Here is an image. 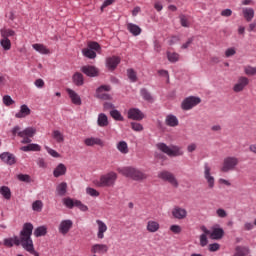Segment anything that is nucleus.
<instances>
[{
    "mask_svg": "<svg viewBox=\"0 0 256 256\" xmlns=\"http://www.w3.org/2000/svg\"><path fill=\"white\" fill-rule=\"evenodd\" d=\"M118 173L127 179H132V181H145V179H147V174L145 172L133 166L122 167L118 169Z\"/></svg>",
    "mask_w": 256,
    "mask_h": 256,
    "instance_id": "nucleus-2",
    "label": "nucleus"
},
{
    "mask_svg": "<svg viewBox=\"0 0 256 256\" xmlns=\"http://www.w3.org/2000/svg\"><path fill=\"white\" fill-rule=\"evenodd\" d=\"M242 13L248 23L253 21V17H255V10L253 8H243Z\"/></svg>",
    "mask_w": 256,
    "mask_h": 256,
    "instance_id": "nucleus-31",
    "label": "nucleus"
},
{
    "mask_svg": "<svg viewBox=\"0 0 256 256\" xmlns=\"http://www.w3.org/2000/svg\"><path fill=\"white\" fill-rule=\"evenodd\" d=\"M97 125L98 127H107L109 125V118L107 117V114H98Z\"/></svg>",
    "mask_w": 256,
    "mask_h": 256,
    "instance_id": "nucleus-28",
    "label": "nucleus"
},
{
    "mask_svg": "<svg viewBox=\"0 0 256 256\" xmlns=\"http://www.w3.org/2000/svg\"><path fill=\"white\" fill-rule=\"evenodd\" d=\"M254 227H255V224H253L252 222L244 223V231H252Z\"/></svg>",
    "mask_w": 256,
    "mask_h": 256,
    "instance_id": "nucleus-64",
    "label": "nucleus"
},
{
    "mask_svg": "<svg viewBox=\"0 0 256 256\" xmlns=\"http://www.w3.org/2000/svg\"><path fill=\"white\" fill-rule=\"evenodd\" d=\"M204 179H206L209 189L215 187V177L211 174V166L207 162L204 163Z\"/></svg>",
    "mask_w": 256,
    "mask_h": 256,
    "instance_id": "nucleus-9",
    "label": "nucleus"
},
{
    "mask_svg": "<svg viewBox=\"0 0 256 256\" xmlns=\"http://www.w3.org/2000/svg\"><path fill=\"white\" fill-rule=\"evenodd\" d=\"M44 148H45V150L47 151V153H48L49 155H51V157H54L55 159L61 157V155L59 154V152H57L55 149H52V148L49 147V146H45Z\"/></svg>",
    "mask_w": 256,
    "mask_h": 256,
    "instance_id": "nucleus-50",
    "label": "nucleus"
},
{
    "mask_svg": "<svg viewBox=\"0 0 256 256\" xmlns=\"http://www.w3.org/2000/svg\"><path fill=\"white\" fill-rule=\"evenodd\" d=\"M3 103H4V105H6V107H9V106L13 105V103H15V100L13 98H11V96L5 95L3 97Z\"/></svg>",
    "mask_w": 256,
    "mask_h": 256,
    "instance_id": "nucleus-54",
    "label": "nucleus"
},
{
    "mask_svg": "<svg viewBox=\"0 0 256 256\" xmlns=\"http://www.w3.org/2000/svg\"><path fill=\"white\" fill-rule=\"evenodd\" d=\"M81 71L87 77H97L99 75V70L95 66H83Z\"/></svg>",
    "mask_w": 256,
    "mask_h": 256,
    "instance_id": "nucleus-21",
    "label": "nucleus"
},
{
    "mask_svg": "<svg viewBox=\"0 0 256 256\" xmlns=\"http://www.w3.org/2000/svg\"><path fill=\"white\" fill-rule=\"evenodd\" d=\"M32 235L33 224L30 222L24 223L19 236L5 238L4 245L5 247H13V245L19 247V245H21L24 251H27V253H30V255L39 256V252L35 250V245L33 244V239L31 238Z\"/></svg>",
    "mask_w": 256,
    "mask_h": 256,
    "instance_id": "nucleus-1",
    "label": "nucleus"
},
{
    "mask_svg": "<svg viewBox=\"0 0 256 256\" xmlns=\"http://www.w3.org/2000/svg\"><path fill=\"white\" fill-rule=\"evenodd\" d=\"M235 53H237V50H235V48H233V47L228 48L225 51V57H233V55H235Z\"/></svg>",
    "mask_w": 256,
    "mask_h": 256,
    "instance_id": "nucleus-61",
    "label": "nucleus"
},
{
    "mask_svg": "<svg viewBox=\"0 0 256 256\" xmlns=\"http://www.w3.org/2000/svg\"><path fill=\"white\" fill-rule=\"evenodd\" d=\"M239 165V158L235 156H227L223 159L220 171L222 173H231V171H235L237 166Z\"/></svg>",
    "mask_w": 256,
    "mask_h": 256,
    "instance_id": "nucleus-5",
    "label": "nucleus"
},
{
    "mask_svg": "<svg viewBox=\"0 0 256 256\" xmlns=\"http://www.w3.org/2000/svg\"><path fill=\"white\" fill-rule=\"evenodd\" d=\"M0 159L2 163L6 165H15L17 163V157L14 156L11 152H3L0 154Z\"/></svg>",
    "mask_w": 256,
    "mask_h": 256,
    "instance_id": "nucleus-15",
    "label": "nucleus"
},
{
    "mask_svg": "<svg viewBox=\"0 0 256 256\" xmlns=\"http://www.w3.org/2000/svg\"><path fill=\"white\" fill-rule=\"evenodd\" d=\"M28 115H31V109L27 104H23L20 106L19 112L15 114L16 119H25V117H28Z\"/></svg>",
    "mask_w": 256,
    "mask_h": 256,
    "instance_id": "nucleus-20",
    "label": "nucleus"
},
{
    "mask_svg": "<svg viewBox=\"0 0 256 256\" xmlns=\"http://www.w3.org/2000/svg\"><path fill=\"white\" fill-rule=\"evenodd\" d=\"M67 173V166L65 164L60 163L53 170V176L56 178L63 177Z\"/></svg>",
    "mask_w": 256,
    "mask_h": 256,
    "instance_id": "nucleus-24",
    "label": "nucleus"
},
{
    "mask_svg": "<svg viewBox=\"0 0 256 256\" xmlns=\"http://www.w3.org/2000/svg\"><path fill=\"white\" fill-rule=\"evenodd\" d=\"M17 180L22 183H31V176H29V174H18Z\"/></svg>",
    "mask_w": 256,
    "mask_h": 256,
    "instance_id": "nucleus-46",
    "label": "nucleus"
},
{
    "mask_svg": "<svg viewBox=\"0 0 256 256\" xmlns=\"http://www.w3.org/2000/svg\"><path fill=\"white\" fill-rule=\"evenodd\" d=\"M56 193L59 195V197H65L67 194V184L66 182H61L56 187Z\"/></svg>",
    "mask_w": 256,
    "mask_h": 256,
    "instance_id": "nucleus-33",
    "label": "nucleus"
},
{
    "mask_svg": "<svg viewBox=\"0 0 256 256\" xmlns=\"http://www.w3.org/2000/svg\"><path fill=\"white\" fill-rule=\"evenodd\" d=\"M127 77L130 79L131 83H137V72L132 68L127 70Z\"/></svg>",
    "mask_w": 256,
    "mask_h": 256,
    "instance_id": "nucleus-43",
    "label": "nucleus"
},
{
    "mask_svg": "<svg viewBox=\"0 0 256 256\" xmlns=\"http://www.w3.org/2000/svg\"><path fill=\"white\" fill-rule=\"evenodd\" d=\"M84 145H86V147H95V145H98L99 147H104L105 142H103L99 137H88L84 139Z\"/></svg>",
    "mask_w": 256,
    "mask_h": 256,
    "instance_id": "nucleus-18",
    "label": "nucleus"
},
{
    "mask_svg": "<svg viewBox=\"0 0 256 256\" xmlns=\"http://www.w3.org/2000/svg\"><path fill=\"white\" fill-rule=\"evenodd\" d=\"M245 75L253 76L256 75V67L253 66H246L244 68Z\"/></svg>",
    "mask_w": 256,
    "mask_h": 256,
    "instance_id": "nucleus-52",
    "label": "nucleus"
},
{
    "mask_svg": "<svg viewBox=\"0 0 256 256\" xmlns=\"http://www.w3.org/2000/svg\"><path fill=\"white\" fill-rule=\"evenodd\" d=\"M34 85H35V87H37V89H43L45 87V81H43V79L39 78V79L35 80Z\"/></svg>",
    "mask_w": 256,
    "mask_h": 256,
    "instance_id": "nucleus-59",
    "label": "nucleus"
},
{
    "mask_svg": "<svg viewBox=\"0 0 256 256\" xmlns=\"http://www.w3.org/2000/svg\"><path fill=\"white\" fill-rule=\"evenodd\" d=\"M158 177L159 179H162V181H167L168 183H170V185H172V187H175L176 189L177 187H179V181L175 177V174L167 170L159 172Z\"/></svg>",
    "mask_w": 256,
    "mask_h": 256,
    "instance_id": "nucleus-8",
    "label": "nucleus"
},
{
    "mask_svg": "<svg viewBox=\"0 0 256 256\" xmlns=\"http://www.w3.org/2000/svg\"><path fill=\"white\" fill-rule=\"evenodd\" d=\"M0 35L2 39H9V37H15V32L14 30L9 28H1Z\"/></svg>",
    "mask_w": 256,
    "mask_h": 256,
    "instance_id": "nucleus-35",
    "label": "nucleus"
},
{
    "mask_svg": "<svg viewBox=\"0 0 256 256\" xmlns=\"http://www.w3.org/2000/svg\"><path fill=\"white\" fill-rule=\"evenodd\" d=\"M167 59L170 63H177L179 61V54L176 52H167Z\"/></svg>",
    "mask_w": 256,
    "mask_h": 256,
    "instance_id": "nucleus-45",
    "label": "nucleus"
},
{
    "mask_svg": "<svg viewBox=\"0 0 256 256\" xmlns=\"http://www.w3.org/2000/svg\"><path fill=\"white\" fill-rule=\"evenodd\" d=\"M194 38H188V40L186 41V43L182 44L181 49H189V47L191 46V44L193 43Z\"/></svg>",
    "mask_w": 256,
    "mask_h": 256,
    "instance_id": "nucleus-63",
    "label": "nucleus"
},
{
    "mask_svg": "<svg viewBox=\"0 0 256 256\" xmlns=\"http://www.w3.org/2000/svg\"><path fill=\"white\" fill-rule=\"evenodd\" d=\"M119 63H121V58L118 56H112V57L106 58V67L107 69H109V71H115Z\"/></svg>",
    "mask_w": 256,
    "mask_h": 256,
    "instance_id": "nucleus-17",
    "label": "nucleus"
},
{
    "mask_svg": "<svg viewBox=\"0 0 256 256\" xmlns=\"http://www.w3.org/2000/svg\"><path fill=\"white\" fill-rule=\"evenodd\" d=\"M87 195H90V197H99L100 193L99 191L95 190V188L88 187L86 188Z\"/></svg>",
    "mask_w": 256,
    "mask_h": 256,
    "instance_id": "nucleus-53",
    "label": "nucleus"
},
{
    "mask_svg": "<svg viewBox=\"0 0 256 256\" xmlns=\"http://www.w3.org/2000/svg\"><path fill=\"white\" fill-rule=\"evenodd\" d=\"M0 194L6 199V201H9L11 199V188L8 186L0 187Z\"/></svg>",
    "mask_w": 256,
    "mask_h": 256,
    "instance_id": "nucleus-37",
    "label": "nucleus"
},
{
    "mask_svg": "<svg viewBox=\"0 0 256 256\" xmlns=\"http://www.w3.org/2000/svg\"><path fill=\"white\" fill-rule=\"evenodd\" d=\"M208 244H209V240L207 239V235L206 234H201L200 235V246L201 247H207Z\"/></svg>",
    "mask_w": 256,
    "mask_h": 256,
    "instance_id": "nucleus-56",
    "label": "nucleus"
},
{
    "mask_svg": "<svg viewBox=\"0 0 256 256\" xmlns=\"http://www.w3.org/2000/svg\"><path fill=\"white\" fill-rule=\"evenodd\" d=\"M160 228H161V226L159 225V222H157V221L149 220L147 222L146 231H148V233H157V231H159Z\"/></svg>",
    "mask_w": 256,
    "mask_h": 256,
    "instance_id": "nucleus-25",
    "label": "nucleus"
},
{
    "mask_svg": "<svg viewBox=\"0 0 256 256\" xmlns=\"http://www.w3.org/2000/svg\"><path fill=\"white\" fill-rule=\"evenodd\" d=\"M66 91H67L73 105H81V103H82L81 96H79V94H77V92H75L71 88L66 89Z\"/></svg>",
    "mask_w": 256,
    "mask_h": 256,
    "instance_id": "nucleus-22",
    "label": "nucleus"
},
{
    "mask_svg": "<svg viewBox=\"0 0 256 256\" xmlns=\"http://www.w3.org/2000/svg\"><path fill=\"white\" fill-rule=\"evenodd\" d=\"M116 149L122 153V155H127V153H129V145L125 142V140L118 142Z\"/></svg>",
    "mask_w": 256,
    "mask_h": 256,
    "instance_id": "nucleus-30",
    "label": "nucleus"
},
{
    "mask_svg": "<svg viewBox=\"0 0 256 256\" xmlns=\"http://www.w3.org/2000/svg\"><path fill=\"white\" fill-rule=\"evenodd\" d=\"M212 231H210V239H213L214 241H219V239H223L225 236V230L221 228L219 224H216L212 226Z\"/></svg>",
    "mask_w": 256,
    "mask_h": 256,
    "instance_id": "nucleus-12",
    "label": "nucleus"
},
{
    "mask_svg": "<svg viewBox=\"0 0 256 256\" xmlns=\"http://www.w3.org/2000/svg\"><path fill=\"white\" fill-rule=\"evenodd\" d=\"M63 203L68 209H73L75 207V200L71 198H64Z\"/></svg>",
    "mask_w": 256,
    "mask_h": 256,
    "instance_id": "nucleus-51",
    "label": "nucleus"
},
{
    "mask_svg": "<svg viewBox=\"0 0 256 256\" xmlns=\"http://www.w3.org/2000/svg\"><path fill=\"white\" fill-rule=\"evenodd\" d=\"M165 125H167V127H178L179 118L173 114H168L165 118Z\"/></svg>",
    "mask_w": 256,
    "mask_h": 256,
    "instance_id": "nucleus-23",
    "label": "nucleus"
},
{
    "mask_svg": "<svg viewBox=\"0 0 256 256\" xmlns=\"http://www.w3.org/2000/svg\"><path fill=\"white\" fill-rule=\"evenodd\" d=\"M201 103V98L197 96L186 97L181 103V109L183 111H191L193 107H197Z\"/></svg>",
    "mask_w": 256,
    "mask_h": 256,
    "instance_id": "nucleus-7",
    "label": "nucleus"
},
{
    "mask_svg": "<svg viewBox=\"0 0 256 256\" xmlns=\"http://www.w3.org/2000/svg\"><path fill=\"white\" fill-rule=\"evenodd\" d=\"M127 118L132 121H143L145 114L139 108H130L127 112Z\"/></svg>",
    "mask_w": 256,
    "mask_h": 256,
    "instance_id": "nucleus-10",
    "label": "nucleus"
},
{
    "mask_svg": "<svg viewBox=\"0 0 256 256\" xmlns=\"http://www.w3.org/2000/svg\"><path fill=\"white\" fill-rule=\"evenodd\" d=\"M140 95L145 101H153L151 93H149V91L146 88H142L140 90Z\"/></svg>",
    "mask_w": 256,
    "mask_h": 256,
    "instance_id": "nucleus-44",
    "label": "nucleus"
},
{
    "mask_svg": "<svg viewBox=\"0 0 256 256\" xmlns=\"http://www.w3.org/2000/svg\"><path fill=\"white\" fill-rule=\"evenodd\" d=\"M156 148L158 149V151H161L162 153H165V155H168V157H183V155H185V151H183V148L177 145L167 146V144L159 142L156 144Z\"/></svg>",
    "mask_w": 256,
    "mask_h": 256,
    "instance_id": "nucleus-3",
    "label": "nucleus"
},
{
    "mask_svg": "<svg viewBox=\"0 0 256 256\" xmlns=\"http://www.w3.org/2000/svg\"><path fill=\"white\" fill-rule=\"evenodd\" d=\"M247 85H249V78L240 76L237 83L233 86L234 93H241V91H244Z\"/></svg>",
    "mask_w": 256,
    "mask_h": 256,
    "instance_id": "nucleus-13",
    "label": "nucleus"
},
{
    "mask_svg": "<svg viewBox=\"0 0 256 256\" xmlns=\"http://www.w3.org/2000/svg\"><path fill=\"white\" fill-rule=\"evenodd\" d=\"M96 225L98 226L97 230V239H105V233H107V224L103 220H96Z\"/></svg>",
    "mask_w": 256,
    "mask_h": 256,
    "instance_id": "nucleus-19",
    "label": "nucleus"
},
{
    "mask_svg": "<svg viewBox=\"0 0 256 256\" xmlns=\"http://www.w3.org/2000/svg\"><path fill=\"white\" fill-rule=\"evenodd\" d=\"M36 133L37 129H35L34 127H27L22 130V137H34Z\"/></svg>",
    "mask_w": 256,
    "mask_h": 256,
    "instance_id": "nucleus-39",
    "label": "nucleus"
},
{
    "mask_svg": "<svg viewBox=\"0 0 256 256\" xmlns=\"http://www.w3.org/2000/svg\"><path fill=\"white\" fill-rule=\"evenodd\" d=\"M251 253V249L248 246H236L233 256H247Z\"/></svg>",
    "mask_w": 256,
    "mask_h": 256,
    "instance_id": "nucleus-26",
    "label": "nucleus"
},
{
    "mask_svg": "<svg viewBox=\"0 0 256 256\" xmlns=\"http://www.w3.org/2000/svg\"><path fill=\"white\" fill-rule=\"evenodd\" d=\"M32 47L41 55H49L50 53L49 49L43 44H33Z\"/></svg>",
    "mask_w": 256,
    "mask_h": 256,
    "instance_id": "nucleus-34",
    "label": "nucleus"
},
{
    "mask_svg": "<svg viewBox=\"0 0 256 256\" xmlns=\"http://www.w3.org/2000/svg\"><path fill=\"white\" fill-rule=\"evenodd\" d=\"M71 229H73V220L71 219L62 220L58 225L60 235H67Z\"/></svg>",
    "mask_w": 256,
    "mask_h": 256,
    "instance_id": "nucleus-11",
    "label": "nucleus"
},
{
    "mask_svg": "<svg viewBox=\"0 0 256 256\" xmlns=\"http://www.w3.org/2000/svg\"><path fill=\"white\" fill-rule=\"evenodd\" d=\"M170 231L172 233H174L175 235H179V233H181L182 229H181V226H179L177 224H173L170 226Z\"/></svg>",
    "mask_w": 256,
    "mask_h": 256,
    "instance_id": "nucleus-57",
    "label": "nucleus"
},
{
    "mask_svg": "<svg viewBox=\"0 0 256 256\" xmlns=\"http://www.w3.org/2000/svg\"><path fill=\"white\" fill-rule=\"evenodd\" d=\"M97 53H101V45L97 42H89L88 47L82 50V55L87 59H95Z\"/></svg>",
    "mask_w": 256,
    "mask_h": 256,
    "instance_id": "nucleus-6",
    "label": "nucleus"
},
{
    "mask_svg": "<svg viewBox=\"0 0 256 256\" xmlns=\"http://www.w3.org/2000/svg\"><path fill=\"white\" fill-rule=\"evenodd\" d=\"M110 117H112V119H114L115 121H124L125 118H123V115H121V112H119V110L117 109H112L110 110Z\"/></svg>",
    "mask_w": 256,
    "mask_h": 256,
    "instance_id": "nucleus-38",
    "label": "nucleus"
},
{
    "mask_svg": "<svg viewBox=\"0 0 256 256\" xmlns=\"http://www.w3.org/2000/svg\"><path fill=\"white\" fill-rule=\"evenodd\" d=\"M216 215L220 219H225V217H227V211H225L223 208H219L216 210Z\"/></svg>",
    "mask_w": 256,
    "mask_h": 256,
    "instance_id": "nucleus-58",
    "label": "nucleus"
},
{
    "mask_svg": "<svg viewBox=\"0 0 256 256\" xmlns=\"http://www.w3.org/2000/svg\"><path fill=\"white\" fill-rule=\"evenodd\" d=\"M103 91H111V86L102 85V86L97 88L96 93H103Z\"/></svg>",
    "mask_w": 256,
    "mask_h": 256,
    "instance_id": "nucleus-62",
    "label": "nucleus"
},
{
    "mask_svg": "<svg viewBox=\"0 0 256 256\" xmlns=\"http://www.w3.org/2000/svg\"><path fill=\"white\" fill-rule=\"evenodd\" d=\"M52 138L54 141H56V143H63L65 141V136L59 130L52 131Z\"/></svg>",
    "mask_w": 256,
    "mask_h": 256,
    "instance_id": "nucleus-36",
    "label": "nucleus"
},
{
    "mask_svg": "<svg viewBox=\"0 0 256 256\" xmlns=\"http://www.w3.org/2000/svg\"><path fill=\"white\" fill-rule=\"evenodd\" d=\"M32 211H36V213H41L43 211V201L36 200L32 203Z\"/></svg>",
    "mask_w": 256,
    "mask_h": 256,
    "instance_id": "nucleus-41",
    "label": "nucleus"
},
{
    "mask_svg": "<svg viewBox=\"0 0 256 256\" xmlns=\"http://www.w3.org/2000/svg\"><path fill=\"white\" fill-rule=\"evenodd\" d=\"M180 24L182 27H189V20L185 15H180Z\"/></svg>",
    "mask_w": 256,
    "mask_h": 256,
    "instance_id": "nucleus-60",
    "label": "nucleus"
},
{
    "mask_svg": "<svg viewBox=\"0 0 256 256\" xmlns=\"http://www.w3.org/2000/svg\"><path fill=\"white\" fill-rule=\"evenodd\" d=\"M208 249L210 253H215V251H219L221 249V245L219 243L209 244Z\"/></svg>",
    "mask_w": 256,
    "mask_h": 256,
    "instance_id": "nucleus-55",
    "label": "nucleus"
},
{
    "mask_svg": "<svg viewBox=\"0 0 256 256\" xmlns=\"http://www.w3.org/2000/svg\"><path fill=\"white\" fill-rule=\"evenodd\" d=\"M96 96L98 97V99H103L104 101H111V99H113L111 94L105 92H96Z\"/></svg>",
    "mask_w": 256,
    "mask_h": 256,
    "instance_id": "nucleus-48",
    "label": "nucleus"
},
{
    "mask_svg": "<svg viewBox=\"0 0 256 256\" xmlns=\"http://www.w3.org/2000/svg\"><path fill=\"white\" fill-rule=\"evenodd\" d=\"M126 27L129 33H131V35H133L134 37H139V34L142 31L141 27H139V25L137 24L127 23Z\"/></svg>",
    "mask_w": 256,
    "mask_h": 256,
    "instance_id": "nucleus-27",
    "label": "nucleus"
},
{
    "mask_svg": "<svg viewBox=\"0 0 256 256\" xmlns=\"http://www.w3.org/2000/svg\"><path fill=\"white\" fill-rule=\"evenodd\" d=\"M115 183H117V173L113 171L101 175L99 180L95 181L96 187H115Z\"/></svg>",
    "mask_w": 256,
    "mask_h": 256,
    "instance_id": "nucleus-4",
    "label": "nucleus"
},
{
    "mask_svg": "<svg viewBox=\"0 0 256 256\" xmlns=\"http://www.w3.org/2000/svg\"><path fill=\"white\" fill-rule=\"evenodd\" d=\"M11 133L13 135V137H23V130H21V128L19 127V125L14 126L11 129Z\"/></svg>",
    "mask_w": 256,
    "mask_h": 256,
    "instance_id": "nucleus-47",
    "label": "nucleus"
},
{
    "mask_svg": "<svg viewBox=\"0 0 256 256\" xmlns=\"http://www.w3.org/2000/svg\"><path fill=\"white\" fill-rule=\"evenodd\" d=\"M90 251L93 255H105L109 251V246L107 244H94L91 246Z\"/></svg>",
    "mask_w": 256,
    "mask_h": 256,
    "instance_id": "nucleus-16",
    "label": "nucleus"
},
{
    "mask_svg": "<svg viewBox=\"0 0 256 256\" xmlns=\"http://www.w3.org/2000/svg\"><path fill=\"white\" fill-rule=\"evenodd\" d=\"M172 217L174 219H178V221H183V219H187V209L181 206H175L172 209Z\"/></svg>",
    "mask_w": 256,
    "mask_h": 256,
    "instance_id": "nucleus-14",
    "label": "nucleus"
},
{
    "mask_svg": "<svg viewBox=\"0 0 256 256\" xmlns=\"http://www.w3.org/2000/svg\"><path fill=\"white\" fill-rule=\"evenodd\" d=\"M34 235L36 237H45L47 235V227L46 226H39L34 230Z\"/></svg>",
    "mask_w": 256,
    "mask_h": 256,
    "instance_id": "nucleus-40",
    "label": "nucleus"
},
{
    "mask_svg": "<svg viewBox=\"0 0 256 256\" xmlns=\"http://www.w3.org/2000/svg\"><path fill=\"white\" fill-rule=\"evenodd\" d=\"M74 85L77 87H81L85 83V79L83 78V74L76 72L72 77Z\"/></svg>",
    "mask_w": 256,
    "mask_h": 256,
    "instance_id": "nucleus-29",
    "label": "nucleus"
},
{
    "mask_svg": "<svg viewBox=\"0 0 256 256\" xmlns=\"http://www.w3.org/2000/svg\"><path fill=\"white\" fill-rule=\"evenodd\" d=\"M20 151H24L25 153H29V151H41V146L39 144H28L27 146H22Z\"/></svg>",
    "mask_w": 256,
    "mask_h": 256,
    "instance_id": "nucleus-32",
    "label": "nucleus"
},
{
    "mask_svg": "<svg viewBox=\"0 0 256 256\" xmlns=\"http://www.w3.org/2000/svg\"><path fill=\"white\" fill-rule=\"evenodd\" d=\"M130 125H131V129L136 131V133H141V131H143V124L139 122H131Z\"/></svg>",
    "mask_w": 256,
    "mask_h": 256,
    "instance_id": "nucleus-49",
    "label": "nucleus"
},
{
    "mask_svg": "<svg viewBox=\"0 0 256 256\" xmlns=\"http://www.w3.org/2000/svg\"><path fill=\"white\" fill-rule=\"evenodd\" d=\"M0 45L4 51H9L11 49V40L9 38H2Z\"/></svg>",
    "mask_w": 256,
    "mask_h": 256,
    "instance_id": "nucleus-42",
    "label": "nucleus"
}]
</instances>
